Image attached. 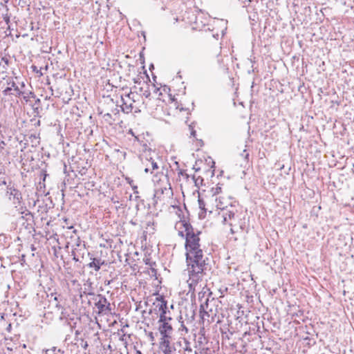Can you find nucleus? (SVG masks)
<instances>
[{
  "mask_svg": "<svg viewBox=\"0 0 354 354\" xmlns=\"http://www.w3.org/2000/svg\"><path fill=\"white\" fill-rule=\"evenodd\" d=\"M248 156H249V153H246V154H245V158H248Z\"/></svg>",
  "mask_w": 354,
  "mask_h": 354,
  "instance_id": "nucleus-50",
  "label": "nucleus"
},
{
  "mask_svg": "<svg viewBox=\"0 0 354 354\" xmlns=\"http://www.w3.org/2000/svg\"><path fill=\"white\" fill-rule=\"evenodd\" d=\"M178 235L181 237H184L185 236V235L184 234V232L183 231H179L178 232Z\"/></svg>",
  "mask_w": 354,
  "mask_h": 354,
  "instance_id": "nucleus-42",
  "label": "nucleus"
},
{
  "mask_svg": "<svg viewBox=\"0 0 354 354\" xmlns=\"http://www.w3.org/2000/svg\"><path fill=\"white\" fill-rule=\"evenodd\" d=\"M129 133H130L132 136H134V133H133V131H132V130H130V131H129Z\"/></svg>",
  "mask_w": 354,
  "mask_h": 354,
  "instance_id": "nucleus-47",
  "label": "nucleus"
},
{
  "mask_svg": "<svg viewBox=\"0 0 354 354\" xmlns=\"http://www.w3.org/2000/svg\"><path fill=\"white\" fill-rule=\"evenodd\" d=\"M111 118H112V115L109 113H107L104 115V118L105 119V120H108L109 119H111Z\"/></svg>",
  "mask_w": 354,
  "mask_h": 354,
  "instance_id": "nucleus-33",
  "label": "nucleus"
},
{
  "mask_svg": "<svg viewBox=\"0 0 354 354\" xmlns=\"http://www.w3.org/2000/svg\"><path fill=\"white\" fill-rule=\"evenodd\" d=\"M155 189L153 200L154 205L160 201H165L173 196V191L167 175L163 172L155 174L152 179Z\"/></svg>",
  "mask_w": 354,
  "mask_h": 354,
  "instance_id": "nucleus-2",
  "label": "nucleus"
},
{
  "mask_svg": "<svg viewBox=\"0 0 354 354\" xmlns=\"http://www.w3.org/2000/svg\"><path fill=\"white\" fill-rule=\"evenodd\" d=\"M212 292H210L208 295V297L206 299V301L201 304L200 306V313H205V314H207L208 315V313L206 311V310H207L209 308V299H210V297H212Z\"/></svg>",
  "mask_w": 354,
  "mask_h": 354,
  "instance_id": "nucleus-15",
  "label": "nucleus"
},
{
  "mask_svg": "<svg viewBox=\"0 0 354 354\" xmlns=\"http://www.w3.org/2000/svg\"><path fill=\"white\" fill-rule=\"evenodd\" d=\"M86 284H84V291L80 294V297H82L83 295H88V291H87V288H86Z\"/></svg>",
  "mask_w": 354,
  "mask_h": 354,
  "instance_id": "nucleus-31",
  "label": "nucleus"
},
{
  "mask_svg": "<svg viewBox=\"0 0 354 354\" xmlns=\"http://www.w3.org/2000/svg\"><path fill=\"white\" fill-rule=\"evenodd\" d=\"M134 142H137L140 146V151L142 152L140 155V159L145 164L144 159H148V157L155 154V151H152L151 149L148 146L146 142L141 140L139 137L135 136Z\"/></svg>",
  "mask_w": 354,
  "mask_h": 354,
  "instance_id": "nucleus-5",
  "label": "nucleus"
},
{
  "mask_svg": "<svg viewBox=\"0 0 354 354\" xmlns=\"http://www.w3.org/2000/svg\"><path fill=\"white\" fill-rule=\"evenodd\" d=\"M55 306L56 308H58V310L59 309H63V307L61 306V304H59V301H57V303L55 304Z\"/></svg>",
  "mask_w": 354,
  "mask_h": 354,
  "instance_id": "nucleus-36",
  "label": "nucleus"
},
{
  "mask_svg": "<svg viewBox=\"0 0 354 354\" xmlns=\"http://www.w3.org/2000/svg\"><path fill=\"white\" fill-rule=\"evenodd\" d=\"M171 318L170 317H167V314H165V313H160L159 322L165 323V322H167V320H171Z\"/></svg>",
  "mask_w": 354,
  "mask_h": 354,
  "instance_id": "nucleus-21",
  "label": "nucleus"
},
{
  "mask_svg": "<svg viewBox=\"0 0 354 354\" xmlns=\"http://www.w3.org/2000/svg\"><path fill=\"white\" fill-rule=\"evenodd\" d=\"M131 94V92L130 93H129L127 96L129 97Z\"/></svg>",
  "mask_w": 354,
  "mask_h": 354,
  "instance_id": "nucleus-53",
  "label": "nucleus"
},
{
  "mask_svg": "<svg viewBox=\"0 0 354 354\" xmlns=\"http://www.w3.org/2000/svg\"><path fill=\"white\" fill-rule=\"evenodd\" d=\"M21 95L23 96L24 100L26 102L30 101V97H32V98H35L36 97L35 93L33 92H31V91H30L29 93L24 92V94Z\"/></svg>",
  "mask_w": 354,
  "mask_h": 354,
  "instance_id": "nucleus-20",
  "label": "nucleus"
},
{
  "mask_svg": "<svg viewBox=\"0 0 354 354\" xmlns=\"http://www.w3.org/2000/svg\"><path fill=\"white\" fill-rule=\"evenodd\" d=\"M55 295L56 294H53V293L51 294V298L53 297V301H54L55 304L57 303V301H59L58 297Z\"/></svg>",
  "mask_w": 354,
  "mask_h": 354,
  "instance_id": "nucleus-35",
  "label": "nucleus"
},
{
  "mask_svg": "<svg viewBox=\"0 0 354 354\" xmlns=\"http://www.w3.org/2000/svg\"><path fill=\"white\" fill-rule=\"evenodd\" d=\"M6 194L9 199L12 197L14 204L20 205L22 202V194L21 192L10 183L6 188Z\"/></svg>",
  "mask_w": 354,
  "mask_h": 354,
  "instance_id": "nucleus-6",
  "label": "nucleus"
},
{
  "mask_svg": "<svg viewBox=\"0 0 354 354\" xmlns=\"http://www.w3.org/2000/svg\"><path fill=\"white\" fill-rule=\"evenodd\" d=\"M9 64V59L7 57H2L0 62V68L3 70H6Z\"/></svg>",
  "mask_w": 354,
  "mask_h": 354,
  "instance_id": "nucleus-19",
  "label": "nucleus"
},
{
  "mask_svg": "<svg viewBox=\"0 0 354 354\" xmlns=\"http://www.w3.org/2000/svg\"><path fill=\"white\" fill-rule=\"evenodd\" d=\"M40 104H41V100L40 99L37 98L36 99L35 103L32 104V106H40Z\"/></svg>",
  "mask_w": 354,
  "mask_h": 354,
  "instance_id": "nucleus-32",
  "label": "nucleus"
},
{
  "mask_svg": "<svg viewBox=\"0 0 354 354\" xmlns=\"http://www.w3.org/2000/svg\"><path fill=\"white\" fill-rule=\"evenodd\" d=\"M47 353H49V354H62L63 351H62L60 349H57L56 347H53L52 348L48 349L46 351Z\"/></svg>",
  "mask_w": 354,
  "mask_h": 354,
  "instance_id": "nucleus-23",
  "label": "nucleus"
},
{
  "mask_svg": "<svg viewBox=\"0 0 354 354\" xmlns=\"http://www.w3.org/2000/svg\"><path fill=\"white\" fill-rule=\"evenodd\" d=\"M95 306L97 308V314L98 315H104L111 313V307L110 302L105 296L98 294L95 298Z\"/></svg>",
  "mask_w": 354,
  "mask_h": 354,
  "instance_id": "nucleus-4",
  "label": "nucleus"
},
{
  "mask_svg": "<svg viewBox=\"0 0 354 354\" xmlns=\"http://www.w3.org/2000/svg\"><path fill=\"white\" fill-rule=\"evenodd\" d=\"M145 264L149 265L150 268H153V266L156 265V263L151 261L149 259H147L145 261Z\"/></svg>",
  "mask_w": 354,
  "mask_h": 354,
  "instance_id": "nucleus-28",
  "label": "nucleus"
},
{
  "mask_svg": "<svg viewBox=\"0 0 354 354\" xmlns=\"http://www.w3.org/2000/svg\"><path fill=\"white\" fill-rule=\"evenodd\" d=\"M32 109H33V111H34V113H35V115L38 117H40V113L42 111V108L41 106H32Z\"/></svg>",
  "mask_w": 354,
  "mask_h": 354,
  "instance_id": "nucleus-26",
  "label": "nucleus"
},
{
  "mask_svg": "<svg viewBox=\"0 0 354 354\" xmlns=\"http://www.w3.org/2000/svg\"><path fill=\"white\" fill-rule=\"evenodd\" d=\"M181 328H182V330H185L186 333L188 332L187 328L183 324H181Z\"/></svg>",
  "mask_w": 354,
  "mask_h": 354,
  "instance_id": "nucleus-38",
  "label": "nucleus"
},
{
  "mask_svg": "<svg viewBox=\"0 0 354 354\" xmlns=\"http://www.w3.org/2000/svg\"><path fill=\"white\" fill-rule=\"evenodd\" d=\"M86 284H84V291L80 294V297H82L83 295H88V291H87V288H86Z\"/></svg>",
  "mask_w": 354,
  "mask_h": 354,
  "instance_id": "nucleus-30",
  "label": "nucleus"
},
{
  "mask_svg": "<svg viewBox=\"0 0 354 354\" xmlns=\"http://www.w3.org/2000/svg\"><path fill=\"white\" fill-rule=\"evenodd\" d=\"M137 188H138V187H137V186H133V189L134 190V193H138V192H137V191H136V189Z\"/></svg>",
  "mask_w": 354,
  "mask_h": 354,
  "instance_id": "nucleus-43",
  "label": "nucleus"
},
{
  "mask_svg": "<svg viewBox=\"0 0 354 354\" xmlns=\"http://www.w3.org/2000/svg\"><path fill=\"white\" fill-rule=\"evenodd\" d=\"M37 125H40V120H38L36 123Z\"/></svg>",
  "mask_w": 354,
  "mask_h": 354,
  "instance_id": "nucleus-49",
  "label": "nucleus"
},
{
  "mask_svg": "<svg viewBox=\"0 0 354 354\" xmlns=\"http://www.w3.org/2000/svg\"><path fill=\"white\" fill-rule=\"evenodd\" d=\"M29 140H30L31 143H32V146H37L38 145H39V136H36V135H30L29 136Z\"/></svg>",
  "mask_w": 354,
  "mask_h": 354,
  "instance_id": "nucleus-18",
  "label": "nucleus"
},
{
  "mask_svg": "<svg viewBox=\"0 0 354 354\" xmlns=\"http://www.w3.org/2000/svg\"><path fill=\"white\" fill-rule=\"evenodd\" d=\"M192 178H193L195 185L196 187H198L199 185L202 184V183L203 181V178L201 176L196 177L195 176H193Z\"/></svg>",
  "mask_w": 354,
  "mask_h": 354,
  "instance_id": "nucleus-24",
  "label": "nucleus"
},
{
  "mask_svg": "<svg viewBox=\"0 0 354 354\" xmlns=\"http://www.w3.org/2000/svg\"><path fill=\"white\" fill-rule=\"evenodd\" d=\"M121 100L122 102V104H121L120 107L122 109V111H123L125 113H129L132 111L133 109V105L132 104H127V102H124V98L122 97Z\"/></svg>",
  "mask_w": 354,
  "mask_h": 354,
  "instance_id": "nucleus-16",
  "label": "nucleus"
},
{
  "mask_svg": "<svg viewBox=\"0 0 354 354\" xmlns=\"http://www.w3.org/2000/svg\"><path fill=\"white\" fill-rule=\"evenodd\" d=\"M137 354H142V352L140 351H137L136 352Z\"/></svg>",
  "mask_w": 354,
  "mask_h": 354,
  "instance_id": "nucleus-48",
  "label": "nucleus"
},
{
  "mask_svg": "<svg viewBox=\"0 0 354 354\" xmlns=\"http://www.w3.org/2000/svg\"><path fill=\"white\" fill-rule=\"evenodd\" d=\"M150 269L153 274H156V270L154 268H150Z\"/></svg>",
  "mask_w": 354,
  "mask_h": 354,
  "instance_id": "nucleus-41",
  "label": "nucleus"
},
{
  "mask_svg": "<svg viewBox=\"0 0 354 354\" xmlns=\"http://www.w3.org/2000/svg\"><path fill=\"white\" fill-rule=\"evenodd\" d=\"M156 300L158 301H160V303L158 304L157 307H158L159 311H160V313H165V314H167V302L162 297H157Z\"/></svg>",
  "mask_w": 354,
  "mask_h": 354,
  "instance_id": "nucleus-14",
  "label": "nucleus"
},
{
  "mask_svg": "<svg viewBox=\"0 0 354 354\" xmlns=\"http://www.w3.org/2000/svg\"><path fill=\"white\" fill-rule=\"evenodd\" d=\"M229 225L231 227L230 233L232 234L241 233L246 228V223L244 218H240L237 221H234V223H230Z\"/></svg>",
  "mask_w": 354,
  "mask_h": 354,
  "instance_id": "nucleus-7",
  "label": "nucleus"
},
{
  "mask_svg": "<svg viewBox=\"0 0 354 354\" xmlns=\"http://www.w3.org/2000/svg\"><path fill=\"white\" fill-rule=\"evenodd\" d=\"M223 211V223H226L228 220H232L234 218L235 211L234 210V207L232 205H230V207L226 206V207L222 210Z\"/></svg>",
  "mask_w": 354,
  "mask_h": 354,
  "instance_id": "nucleus-11",
  "label": "nucleus"
},
{
  "mask_svg": "<svg viewBox=\"0 0 354 354\" xmlns=\"http://www.w3.org/2000/svg\"><path fill=\"white\" fill-rule=\"evenodd\" d=\"M185 350L187 351H192V348H191V347L189 346L190 343L188 341H187V340H185Z\"/></svg>",
  "mask_w": 354,
  "mask_h": 354,
  "instance_id": "nucleus-29",
  "label": "nucleus"
},
{
  "mask_svg": "<svg viewBox=\"0 0 354 354\" xmlns=\"http://www.w3.org/2000/svg\"><path fill=\"white\" fill-rule=\"evenodd\" d=\"M33 218L32 214L28 210L24 214L21 215L17 220V225L19 227L20 232L24 229L26 232L30 234L34 230Z\"/></svg>",
  "mask_w": 354,
  "mask_h": 354,
  "instance_id": "nucleus-3",
  "label": "nucleus"
},
{
  "mask_svg": "<svg viewBox=\"0 0 354 354\" xmlns=\"http://www.w3.org/2000/svg\"><path fill=\"white\" fill-rule=\"evenodd\" d=\"M9 0H0V3L1 6H4L6 3L8 2Z\"/></svg>",
  "mask_w": 354,
  "mask_h": 354,
  "instance_id": "nucleus-39",
  "label": "nucleus"
},
{
  "mask_svg": "<svg viewBox=\"0 0 354 354\" xmlns=\"http://www.w3.org/2000/svg\"><path fill=\"white\" fill-rule=\"evenodd\" d=\"M221 187L217 185L216 187H213L212 189V196H216L221 192Z\"/></svg>",
  "mask_w": 354,
  "mask_h": 354,
  "instance_id": "nucleus-25",
  "label": "nucleus"
},
{
  "mask_svg": "<svg viewBox=\"0 0 354 354\" xmlns=\"http://www.w3.org/2000/svg\"><path fill=\"white\" fill-rule=\"evenodd\" d=\"M146 161L145 168L144 169L145 173H152L153 170L158 169V166L157 162L155 161L153 156L148 157V159H144Z\"/></svg>",
  "mask_w": 354,
  "mask_h": 354,
  "instance_id": "nucleus-10",
  "label": "nucleus"
},
{
  "mask_svg": "<svg viewBox=\"0 0 354 354\" xmlns=\"http://www.w3.org/2000/svg\"><path fill=\"white\" fill-rule=\"evenodd\" d=\"M223 198H216V207L217 209H220L221 210L224 209L227 205H225L224 202L223 201Z\"/></svg>",
  "mask_w": 354,
  "mask_h": 354,
  "instance_id": "nucleus-17",
  "label": "nucleus"
},
{
  "mask_svg": "<svg viewBox=\"0 0 354 354\" xmlns=\"http://www.w3.org/2000/svg\"><path fill=\"white\" fill-rule=\"evenodd\" d=\"M87 295L93 296V298H95L97 296V295H95V292H93L92 290L91 291H88V295Z\"/></svg>",
  "mask_w": 354,
  "mask_h": 354,
  "instance_id": "nucleus-37",
  "label": "nucleus"
},
{
  "mask_svg": "<svg viewBox=\"0 0 354 354\" xmlns=\"http://www.w3.org/2000/svg\"><path fill=\"white\" fill-rule=\"evenodd\" d=\"M198 206H199V208L203 211L204 213L206 212L207 209H205V201H203V198H201L200 197L198 198Z\"/></svg>",
  "mask_w": 354,
  "mask_h": 354,
  "instance_id": "nucleus-22",
  "label": "nucleus"
},
{
  "mask_svg": "<svg viewBox=\"0 0 354 354\" xmlns=\"http://www.w3.org/2000/svg\"><path fill=\"white\" fill-rule=\"evenodd\" d=\"M21 88L25 87V84L24 82L21 83Z\"/></svg>",
  "mask_w": 354,
  "mask_h": 354,
  "instance_id": "nucleus-45",
  "label": "nucleus"
},
{
  "mask_svg": "<svg viewBox=\"0 0 354 354\" xmlns=\"http://www.w3.org/2000/svg\"><path fill=\"white\" fill-rule=\"evenodd\" d=\"M196 134V131H195V130H194V129H192V131H191V136H192V137H194V138H195Z\"/></svg>",
  "mask_w": 354,
  "mask_h": 354,
  "instance_id": "nucleus-40",
  "label": "nucleus"
},
{
  "mask_svg": "<svg viewBox=\"0 0 354 354\" xmlns=\"http://www.w3.org/2000/svg\"><path fill=\"white\" fill-rule=\"evenodd\" d=\"M46 354H49V353H47V352H46Z\"/></svg>",
  "mask_w": 354,
  "mask_h": 354,
  "instance_id": "nucleus-55",
  "label": "nucleus"
},
{
  "mask_svg": "<svg viewBox=\"0 0 354 354\" xmlns=\"http://www.w3.org/2000/svg\"><path fill=\"white\" fill-rule=\"evenodd\" d=\"M183 225L185 232L186 262L187 272L191 281L190 286L197 284L202 280L203 274L207 270H210L209 259L205 257L203 251L201 248L199 235L201 232L194 229L192 225L183 221Z\"/></svg>",
  "mask_w": 354,
  "mask_h": 354,
  "instance_id": "nucleus-1",
  "label": "nucleus"
},
{
  "mask_svg": "<svg viewBox=\"0 0 354 354\" xmlns=\"http://www.w3.org/2000/svg\"><path fill=\"white\" fill-rule=\"evenodd\" d=\"M8 84H10V86L7 87L3 91L4 95H8L10 94V92L12 90H14L16 93L15 95L17 97L21 96V95L24 94V91H22L19 86H17L14 81H11L10 82H8Z\"/></svg>",
  "mask_w": 354,
  "mask_h": 354,
  "instance_id": "nucleus-12",
  "label": "nucleus"
},
{
  "mask_svg": "<svg viewBox=\"0 0 354 354\" xmlns=\"http://www.w3.org/2000/svg\"><path fill=\"white\" fill-rule=\"evenodd\" d=\"M77 257H80V255H79V252H78V250H77Z\"/></svg>",
  "mask_w": 354,
  "mask_h": 354,
  "instance_id": "nucleus-51",
  "label": "nucleus"
},
{
  "mask_svg": "<svg viewBox=\"0 0 354 354\" xmlns=\"http://www.w3.org/2000/svg\"><path fill=\"white\" fill-rule=\"evenodd\" d=\"M25 257V254L21 255V261H24Z\"/></svg>",
  "mask_w": 354,
  "mask_h": 354,
  "instance_id": "nucleus-44",
  "label": "nucleus"
},
{
  "mask_svg": "<svg viewBox=\"0 0 354 354\" xmlns=\"http://www.w3.org/2000/svg\"><path fill=\"white\" fill-rule=\"evenodd\" d=\"M71 256L73 257V259L75 261H81L80 258L77 257V250L75 249L71 252Z\"/></svg>",
  "mask_w": 354,
  "mask_h": 354,
  "instance_id": "nucleus-27",
  "label": "nucleus"
},
{
  "mask_svg": "<svg viewBox=\"0 0 354 354\" xmlns=\"http://www.w3.org/2000/svg\"><path fill=\"white\" fill-rule=\"evenodd\" d=\"M170 339H160L159 348L163 354H173L176 348L170 344Z\"/></svg>",
  "mask_w": 354,
  "mask_h": 354,
  "instance_id": "nucleus-8",
  "label": "nucleus"
},
{
  "mask_svg": "<svg viewBox=\"0 0 354 354\" xmlns=\"http://www.w3.org/2000/svg\"><path fill=\"white\" fill-rule=\"evenodd\" d=\"M179 174H181V175H183V171H180Z\"/></svg>",
  "mask_w": 354,
  "mask_h": 354,
  "instance_id": "nucleus-52",
  "label": "nucleus"
},
{
  "mask_svg": "<svg viewBox=\"0 0 354 354\" xmlns=\"http://www.w3.org/2000/svg\"><path fill=\"white\" fill-rule=\"evenodd\" d=\"M92 261L88 264L89 268H93L95 271H98L100 269L101 265L104 264V261L100 259L93 258L91 259Z\"/></svg>",
  "mask_w": 354,
  "mask_h": 354,
  "instance_id": "nucleus-13",
  "label": "nucleus"
},
{
  "mask_svg": "<svg viewBox=\"0 0 354 354\" xmlns=\"http://www.w3.org/2000/svg\"><path fill=\"white\" fill-rule=\"evenodd\" d=\"M123 155H124V157H125V156H126V152H124V153H123Z\"/></svg>",
  "mask_w": 354,
  "mask_h": 354,
  "instance_id": "nucleus-54",
  "label": "nucleus"
},
{
  "mask_svg": "<svg viewBox=\"0 0 354 354\" xmlns=\"http://www.w3.org/2000/svg\"><path fill=\"white\" fill-rule=\"evenodd\" d=\"M172 330V327L168 322L161 323L159 326L161 339H170Z\"/></svg>",
  "mask_w": 354,
  "mask_h": 354,
  "instance_id": "nucleus-9",
  "label": "nucleus"
},
{
  "mask_svg": "<svg viewBox=\"0 0 354 354\" xmlns=\"http://www.w3.org/2000/svg\"><path fill=\"white\" fill-rule=\"evenodd\" d=\"M88 284H86V286H88L86 288H87V291H91L92 290V283L90 282V281H87Z\"/></svg>",
  "mask_w": 354,
  "mask_h": 354,
  "instance_id": "nucleus-34",
  "label": "nucleus"
},
{
  "mask_svg": "<svg viewBox=\"0 0 354 354\" xmlns=\"http://www.w3.org/2000/svg\"><path fill=\"white\" fill-rule=\"evenodd\" d=\"M145 95L146 97H148L150 95V93L149 92L148 93H146Z\"/></svg>",
  "mask_w": 354,
  "mask_h": 354,
  "instance_id": "nucleus-46",
  "label": "nucleus"
}]
</instances>
